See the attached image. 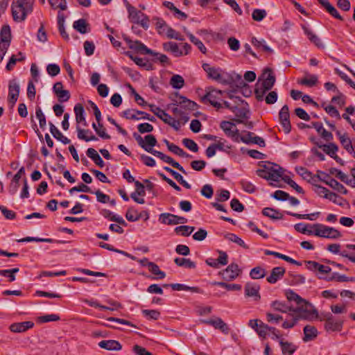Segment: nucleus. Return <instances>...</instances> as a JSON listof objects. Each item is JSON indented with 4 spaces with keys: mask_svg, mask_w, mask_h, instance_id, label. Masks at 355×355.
<instances>
[{
    "mask_svg": "<svg viewBox=\"0 0 355 355\" xmlns=\"http://www.w3.org/2000/svg\"><path fill=\"white\" fill-rule=\"evenodd\" d=\"M286 295L288 301H294L297 305V308H293L294 313H301V317L304 319L310 318L314 314L317 315V311L313 306L294 291L288 290Z\"/></svg>",
    "mask_w": 355,
    "mask_h": 355,
    "instance_id": "nucleus-1",
    "label": "nucleus"
},
{
    "mask_svg": "<svg viewBox=\"0 0 355 355\" xmlns=\"http://www.w3.org/2000/svg\"><path fill=\"white\" fill-rule=\"evenodd\" d=\"M261 77L263 79V81L257 83L254 89V94L258 101L263 100L265 94L272 88L276 80L272 70L270 68L263 70Z\"/></svg>",
    "mask_w": 355,
    "mask_h": 355,
    "instance_id": "nucleus-2",
    "label": "nucleus"
},
{
    "mask_svg": "<svg viewBox=\"0 0 355 355\" xmlns=\"http://www.w3.org/2000/svg\"><path fill=\"white\" fill-rule=\"evenodd\" d=\"M124 40L128 43L129 48L134 49L141 54H149L155 57L154 61L159 60L163 64H168L170 63L168 58L164 55L156 53L153 50L148 49L143 43L139 40L132 41L128 37H124Z\"/></svg>",
    "mask_w": 355,
    "mask_h": 355,
    "instance_id": "nucleus-3",
    "label": "nucleus"
},
{
    "mask_svg": "<svg viewBox=\"0 0 355 355\" xmlns=\"http://www.w3.org/2000/svg\"><path fill=\"white\" fill-rule=\"evenodd\" d=\"M284 169L277 164H264L262 168L257 170L258 176L274 182H278L284 174Z\"/></svg>",
    "mask_w": 355,
    "mask_h": 355,
    "instance_id": "nucleus-4",
    "label": "nucleus"
},
{
    "mask_svg": "<svg viewBox=\"0 0 355 355\" xmlns=\"http://www.w3.org/2000/svg\"><path fill=\"white\" fill-rule=\"evenodd\" d=\"M123 4L127 8L128 12V18L131 22L139 24L145 30H147L149 26V18L144 13L137 10L132 6L128 0L123 1Z\"/></svg>",
    "mask_w": 355,
    "mask_h": 355,
    "instance_id": "nucleus-5",
    "label": "nucleus"
},
{
    "mask_svg": "<svg viewBox=\"0 0 355 355\" xmlns=\"http://www.w3.org/2000/svg\"><path fill=\"white\" fill-rule=\"evenodd\" d=\"M311 227L314 229V235L316 236L331 239H337L342 236V234L338 230L320 223L313 224Z\"/></svg>",
    "mask_w": 355,
    "mask_h": 355,
    "instance_id": "nucleus-6",
    "label": "nucleus"
},
{
    "mask_svg": "<svg viewBox=\"0 0 355 355\" xmlns=\"http://www.w3.org/2000/svg\"><path fill=\"white\" fill-rule=\"evenodd\" d=\"M26 1V0H13L12 3V15L15 21H24L27 14L32 12V6L24 7Z\"/></svg>",
    "mask_w": 355,
    "mask_h": 355,
    "instance_id": "nucleus-7",
    "label": "nucleus"
},
{
    "mask_svg": "<svg viewBox=\"0 0 355 355\" xmlns=\"http://www.w3.org/2000/svg\"><path fill=\"white\" fill-rule=\"evenodd\" d=\"M225 93V91L208 88L206 94L201 98V101L206 103H209L217 110L222 108V95Z\"/></svg>",
    "mask_w": 355,
    "mask_h": 355,
    "instance_id": "nucleus-8",
    "label": "nucleus"
},
{
    "mask_svg": "<svg viewBox=\"0 0 355 355\" xmlns=\"http://www.w3.org/2000/svg\"><path fill=\"white\" fill-rule=\"evenodd\" d=\"M150 111L153 112L159 119H160L165 123L173 128L176 131L180 130V123L179 121L175 120L164 110L159 107L153 105H150Z\"/></svg>",
    "mask_w": 355,
    "mask_h": 355,
    "instance_id": "nucleus-9",
    "label": "nucleus"
},
{
    "mask_svg": "<svg viewBox=\"0 0 355 355\" xmlns=\"http://www.w3.org/2000/svg\"><path fill=\"white\" fill-rule=\"evenodd\" d=\"M317 179L343 194L347 193V190L342 184L339 183L337 180L331 178L329 175L326 174L322 171H318Z\"/></svg>",
    "mask_w": 355,
    "mask_h": 355,
    "instance_id": "nucleus-10",
    "label": "nucleus"
},
{
    "mask_svg": "<svg viewBox=\"0 0 355 355\" xmlns=\"http://www.w3.org/2000/svg\"><path fill=\"white\" fill-rule=\"evenodd\" d=\"M327 322H324V329L329 331H340L343 326V320L334 316L331 313H327Z\"/></svg>",
    "mask_w": 355,
    "mask_h": 355,
    "instance_id": "nucleus-11",
    "label": "nucleus"
},
{
    "mask_svg": "<svg viewBox=\"0 0 355 355\" xmlns=\"http://www.w3.org/2000/svg\"><path fill=\"white\" fill-rule=\"evenodd\" d=\"M19 85L15 79H12L8 84V102L11 107H13L17 101L19 95Z\"/></svg>",
    "mask_w": 355,
    "mask_h": 355,
    "instance_id": "nucleus-12",
    "label": "nucleus"
},
{
    "mask_svg": "<svg viewBox=\"0 0 355 355\" xmlns=\"http://www.w3.org/2000/svg\"><path fill=\"white\" fill-rule=\"evenodd\" d=\"M123 116L127 119L131 120H140V119H148L150 121H155V119L154 116L145 112L139 111L133 109H128L123 112Z\"/></svg>",
    "mask_w": 355,
    "mask_h": 355,
    "instance_id": "nucleus-13",
    "label": "nucleus"
},
{
    "mask_svg": "<svg viewBox=\"0 0 355 355\" xmlns=\"http://www.w3.org/2000/svg\"><path fill=\"white\" fill-rule=\"evenodd\" d=\"M279 122L286 134H288L291 130V124L290 121L289 108L287 105H284L279 112Z\"/></svg>",
    "mask_w": 355,
    "mask_h": 355,
    "instance_id": "nucleus-14",
    "label": "nucleus"
},
{
    "mask_svg": "<svg viewBox=\"0 0 355 355\" xmlns=\"http://www.w3.org/2000/svg\"><path fill=\"white\" fill-rule=\"evenodd\" d=\"M175 99H173V105L180 106V108L187 110H196L198 105L194 101H192L185 96H181L178 93L175 94Z\"/></svg>",
    "mask_w": 355,
    "mask_h": 355,
    "instance_id": "nucleus-15",
    "label": "nucleus"
},
{
    "mask_svg": "<svg viewBox=\"0 0 355 355\" xmlns=\"http://www.w3.org/2000/svg\"><path fill=\"white\" fill-rule=\"evenodd\" d=\"M159 221L163 224L177 225L186 223L187 219L183 216H179L169 213H163L159 215Z\"/></svg>",
    "mask_w": 355,
    "mask_h": 355,
    "instance_id": "nucleus-16",
    "label": "nucleus"
},
{
    "mask_svg": "<svg viewBox=\"0 0 355 355\" xmlns=\"http://www.w3.org/2000/svg\"><path fill=\"white\" fill-rule=\"evenodd\" d=\"M241 272L238 264L232 263L230 264L226 269L220 271L219 273L223 278L227 281L235 279Z\"/></svg>",
    "mask_w": 355,
    "mask_h": 355,
    "instance_id": "nucleus-17",
    "label": "nucleus"
},
{
    "mask_svg": "<svg viewBox=\"0 0 355 355\" xmlns=\"http://www.w3.org/2000/svg\"><path fill=\"white\" fill-rule=\"evenodd\" d=\"M220 127L228 137H230L234 141L237 140L239 132L234 123L227 121H223L220 123Z\"/></svg>",
    "mask_w": 355,
    "mask_h": 355,
    "instance_id": "nucleus-18",
    "label": "nucleus"
},
{
    "mask_svg": "<svg viewBox=\"0 0 355 355\" xmlns=\"http://www.w3.org/2000/svg\"><path fill=\"white\" fill-rule=\"evenodd\" d=\"M245 295L248 297H252L254 301H259L261 295L259 294L260 286L257 284L247 283L245 285Z\"/></svg>",
    "mask_w": 355,
    "mask_h": 355,
    "instance_id": "nucleus-19",
    "label": "nucleus"
},
{
    "mask_svg": "<svg viewBox=\"0 0 355 355\" xmlns=\"http://www.w3.org/2000/svg\"><path fill=\"white\" fill-rule=\"evenodd\" d=\"M202 323L213 326L215 329L220 330L223 333L227 334L230 331L228 325L220 318L215 320H203Z\"/></svg>",
    "mask_w": 355,
    "mask_h": 355,
    "instance_id": "nucleus-20",
    "label": "nucleus"
},
{
    "mask_svg": "<svg viewBox=\"0 0 355 355\" xmlns=\"http://www.w3.org/2000/svg\"><path fill=\"white\" fill-rule=\"evenodd\" d=\"M305 263L309 270L312 271H318L321 275L329 274L331 271L329 266L322 265L314 261H306Z\"/></svg>",
    "mask_w": 355,
    "mask_h": 355,
    "instance_id": "nucleus-21",
    "label": "nucleus"
},
{
    "mask_svg": "<svg viewBox=\"0 0 355 355\" xmlns=\"http://www.w3.org/2000/svg\"><path fill=\"white\" fill-rule=\"evenodd\" d=\"M34 323L31 321H25L21 322H15L10 324L9 329L14 333L25 332L29 329L33 328Z\"/></svg>",
    "mask_w": 355,
    "mask_h": 355,
    "instance_id": "nucleus-22",
    "label": "nucleus"
},
{
    "mask_svg": "<svg viewBox=\"0 0 355 355\" xmlns=\"http://www.w3.org/2000/svg\"><path fill=\"white\" fill-rule=\"evenodd\" d=\"M286 272L283 267H275L272 269L270 276L267 277V282L270 284H275L279 279H282Z\"/></svg>",
    "mask_w": 355,
    "mask_h": 355,
    "instance_id": "nucleus-23",
    "label": "nucleus"
},
{
    "mask_svg": "<svg viewBox=\"0 0 355 355\" xmlns=\"http://www.w3.org/2000/svg\"><path fill=\"white\" fill-rule=\"evenodd\" d=\"M98 346L107 350L119 351L122 348L120 343L115 340H107L99 342Z\"/></svg>",
    "mask_w": 355,
    "mask_h": 355,
    "instance_id": "nucleus-24",
    "label": "nucleus"
},
{
    "mask_svg": "<svg viewBox=\"0 0 355 355\" xmlns=\"http://www.w3.org/2000/svg\"><path fill=\"white\" fill-rule=\"evenodd\" d=\"M283 355H293L297 349V346L293 343L280 339L279 340Z\"/></svg>",
    "mask_w": 355,
    "mask_h": 355,
    "instance_id": "nucleus-25",
    "label": "nucleus"
},
{
    "mask_svg": "<svg viewBox=\"0 0 355 355\" xmlns=\"http://www.w3.org/2000/svg\"><path fill=\"white\" fill-rule=\"evenodd\" d=\"M78 138L85 141H97L98 139L92 135L89 130L82 129L78 125L76 127Z\"/></svg>",
    "mask_w": 355,
    "mask_h": 355,
    "instance_id": "nucleus-26",
    "label": "nucleus"
},
{
    "mask_svg": "<svg viewBox=\"0 0 355 355\" xmlns=\"http://www.w3.org/2000/svg\"><path fill=\"white\" fill-rule=\"evenodd\" d=\"M157 141L156 138L153 135H147L144 137V147L143 148L148 153H150L151 154L153 153V151H155L156 150H154L153 147L156 146Z\"/></svg>",
    "mask_w": 355,
    "mask_h": 355,
    "instance_id": "nucleus-27",
    "label": "nucleus"
},
{
    "mask_svg": "<svg viewBox=\"0 0 355 355\" xmlns=\"http://www.w3.org/2000/svg\"><path fill=\"white\" fill-rule=\"evenodd\" d=\"M19 243L22 242H31V241H35V242H45V243H65L66 242L64 241H58L54 240L52 239H43V238H39V237H32V236H27L21 239H18L17 241Z\"/></svg>",
    "mask_w": 355,
    "mask_h": 355,
    "instance_id": "nucleus-28",
    "label": "nucleus"
},
{
    "mask_svg": "<svg viewBox=\"0 0 355 355\" xmlns=\"http://www.w3.org/2000/svg\"><path fill=\"white\" fill-rule=\"evenodd\" d=\"M86 155L99 167L103 168L104 166L105 163L103 160L95 149L92 148H88L86 151Z\"/></svg>",
    "mask_w": 355,
    "mask_h": 355,
    "instance_id": "nucleus-29",
    "label": "nucleus"
},
{
    "mask_svg": "<svg viewBox=\"0 0 355 355\" xmlns=\"http://www.w3.org/2000/svg\"><path fill=\"white\" fill-rule=\"evenodd\" d=\"M163 49L166 51L171 52L175 57H179L183 55V52L179 49L178 45L173 42L164 43Z\"/></svg>",
    "mask_w": 355,
    "mask_h": 355,
    "instance_id": "nucleus-30",
    "label": "nucleus"
},
{
    "mask_svg": "<svg viewBox=\"0 0 355 355\" xmlns=\"http://www.w3.org/2000/svg\"><path fill=\"white\" fill-rule=\"evenodd\" d=\"M49 126L51 133L56 139L60 141L64 144H68L70 143V139L64 137L53 123L49 122Z\"/></svg>",
    "mask_w": 355,
    "mask_h": 355,
    "instance_id": "nucleus-31",
    "label": "nucleus"
},
{
    "mask_svg": "<svg viewBox=\"0 0 355 355\" xmlns=\"http://www.w3.org/2000/svg\"><path fill=\"white\" fill-rule=\"evenodd\" d=\"M89 24L84 19L76 20L73 24V28L81 34H85L89 32Z\"/></svg>",
    "mask_w": 355,
    "mask_h": 355,
    "instance_id": "nucleus-32",
    "label": "nucleus"
},
{
    "mask_svg": "<svg viewBox=\"0 0 355 355\" xmlns=\"http://www.w3.org/2000/svg\"><path fill=\"white\" fill-rule=\"evenodd\" d=\"M304 33L307 35L309 40L318 48L324 47L322 42L318 35H316L311 29L303 26Z\"/></svg>",
    "mask_w": 355,
    "mask_h": 355,
    "instance_id": "nucleus-33",
    "label": "nucleus"
},
{
    "mask_svg": "<svg viewBox=\"0 0 355 355\" xmlns=\"http://www.w3.org/2000/svg\"><path fill=\"white\" fill-rule=\"evenodd\" d=\"M304 336L303 338V340L307 342L313 340L317 336L318 330L313 326L306 325L304 328Z\"/></svg>",
    "mask_w": 355,
    "mask_h": 355,
    "instance_id": "nucleus-34",
    "label": "nucleus"
},
{
    "mask_svg": "<svg viewBox=\"0 0 355 355\" xmlns=\"http://www.w3.org/2000/svg\"><path fill=\"white\" fill-rule=\"evenodd\" d=\"M202 69L206 71L208 78L214 80L223 71L220 68L211 67L207 63L202 64Z\"/></svg>",
    "mask_w": 355,
    "mask_h": 355,
    "instance_id": "nucleus-35",
    "label": "nucleus"
},
{
    "mask_svg": "<svg viewBox=\"0 0 355 355\" xmlns=\"http://www.w3.org/2000/svg\"><path fill=\"white\" fill-rule=\"evenodd\" d=\"M74 112L76 114V121L78 123H84L86 125V121L85 117V110L83 106L80 103H78L74 106Z\"/></svg>",
    "mask_w": 355,
    "mask_h": 355,
    "instance_id": "nucleus-36",
    "label": "nucleus"
},
{
    "mask_svg": "<svg viewBox=\"0 0 355 355\" xmlns=\"http://www.w3.org/2000/svg\"><path fill=\"white\" fill-rule=\"evenodd\" d=\"M271 306L275 311H277L282 313H287L288 311L293 312L292 306L286 304L285 302H282L280 301L277 300L272 302L271 304Z\"/></svg>",
    "mask_w": 355,
    "mask_h": 355,
    "instance_id": "nucleus-37",
    "label": "nucleus"
},
{
    "mask_svg": "<svg viewBox=\"0 0 355 355\" xmlns=\"http://www.w3.org/2000/svg\"><path fill=\"white\" fill-rule=\"evenodd\" d=\"M297 173L305 180L308 182H315L317 179V175H313L311 172L308 171L304 167L296 168Z\"/></svg>",
    "mask_w": 355,
    "mask_h": 355,
    "instance_id": "nucleus-38",
    "label": "nucleus"
},
{
    "mask_svg": "<svg viewBox=\"0 0 355 355\" xmlns=\"http://www.w3.org/2000/svg\"><path fill=\"white\" fill-rule=\"evenodd\" d=\"M262 214L271 219L277 220L283 218V215L279 211L270 207L264 208L262 210Z\"/></svg>",
    "mask_w": 355,
    "mask_h": 355,
    "instance_id": "nucleus-39",
    "label": "nucleus"
},
{
    "mask_svg": "<svg viewBox=\"0 0 355 355\" xmlns=\"http://www.w3.org/2000/svg\"><path fill=\"white\" fill-rule=\"evenodd\" d=\"M288 317L291 318V319L286 318L285 321L282 323V327L284 329H291L293 328L297 322V321L302 318L301 317V313H299V315H288ZM302 319H304L302 318Z\"/></svg>",
    "mask_w": 355,
    "mask_h": 355,
    "instance_id": "nucleus-40",
    "label": "nucleus"
},
{
    "mask_svg": "<svg viewBox=\"0 0 355 355\" xmlns=\"http://www.w3.org/2000/svg\"><path fill=\"white\" fill-rule=\"evenodd\" d=\"M176 265L186 268H195L196 267V263L189 259L177 257L174 259Z\"/></svg>",
    "mask_w": 355,
    "mask_h": 355,
    "instance_id": "nucleus-41",
    "label": "nucleus"
},
{
    "mask_svg": "<svg viewBox=\"0 0 355 355\" xmlns=\"http://www.w3.org/2000/svg\"><path fill=\"white\" fill-rule=\"evenodd\" d=\"M340 144L343 147L355 157L354 148L352 144L351 139L347 136L340 137Z\"/></svg>",
    "mask_w": 355,
    "mask_h": 355,
    "instance_id": "nucleus-42",
    "label": "nucleus"
},
{
    "mask_svg": "<svg viewBox=\"0 0 355 355\" xmlns=\"http://www.w3.org/2000/svg\"><path fill=\"white\" fill-rule=\"evenodd\" d=\"M170 287L174 291H188L193 293H201L198 287H191L182 284H171Z\"/></svg>",
    "mask_w": 355,
    "mask_h": 355,
    "instance_id": "nucleus-43",
    "label": "nucleus"
},
{
    "mask_svg": "<svg viewBox=\"0 0 355 355\" xmlns=\"http://www.w3.org/2000/svg\"><path fill=\"white\" fill-rule=\"evenodd\" d=\"M320 148L322 149V150L331 157H333L338 150V146L334 143H329L328 144L320 146Z\"/></svg>",
    "mask_w": 355,
    "mask_h": 355,
    "instance_id": "nucleus-44",
    "label": "nucleus"
},
{
    "mask_svg": "<svg viewBox=\"0 0 355 355\" xmlns=\"http://www.w3.org/2000/svg\"><path fill=\"white\" fill-rule=\"evenodd\" d=\"M170 85L174 89H181L184 85V80L180 75H173L170 80Z\"/></svg>",
    "mask_w": 355,
    "mask_h": 355,
    "instance_id": "nucleus-45",
    "label": "nucleus"
},
{
    "mask_svg": "<svg viewBox=\"0 0 355 355\" xmlns=\"http://www.w3.org/2000/svg\"><path fill=\"white\" fill-rule=\"evenodd\" d=\"M214 80L224 85H227L232 83V78L230 76V73L223 71L220 73V74Z\"/></svg>",
    "mask_w": 355,
    "mask_h": 355,
    "instance_id": "nucleus-46",
    "label": "nucleus"
},
{
    "mask_svg": "<svg viewBox=\"0 0 355 355\" xmlns=\"http://www.w3.org/2000/svg\"><path fill=\"white\" fill-rule=\"evenodd\" d=\"M266 270L260 266H257L252 268L250 272V277L254 279L263 278L266 276Z\"/></svg>",
    "mask_w": 355,
    "mask_h": 355,
    "instance_id": "nucleus-47",
    "label": "nucleus"
},
{
    "mask_svg": "<svg viewBox=\"0 0 355 355\" xmlns=\"http://www.w3.org/2000/svg\"><path fill=\"white\" fill-rule=\"evenodd\" d=\"M141 217H142V214H139L135 208L130 207L127 210L125 218L128 221L135 222L139 220Z\"/></svg>",
    "mask_w": 355,
    "mask_h": 355,
    "instance_id": "nucleus-48",
    "label": "nucleus"
},
{
    "mask_svg": "<svg viewBox=\"0 0 355 355\" xmlns=\"http://www.w3.org/2000/svg\"><path fill=\"white\" fill-rule=\"evenodd\" d=\"M268 331H276V328L273 327H270L268 324L261 322V324H259V327L257 329L256 332L260 337L266 338Z\"/></svg>",
    "mask_w": 355,
    "mask_h": 355,
    "instance_id": "nucleus-49",
    "label": "nucleus"
},
{
    "mask_svg": "<svg viewBox=\"0 0 355 355\" xmlns=\"http://www.w3.org/2000/svg\"><path fill=\"white\" fill-rule=\"evenodd\" d=\"M0 39L1 42L11 41V31L8 25H4L2 26L0 31Z\"/></svg>",
    "mask_w": 355,
    "mask_h": 355,
    "instance_id": "nucleus-50",
    "label": "nucleus"
},
{
    "mask_svg": "<svg viewBox=\"0 0 355 355\" xmlns=\"http://www.w3.org/2000/svg\"><path fill=\"white\" fill-rule=\"evenodd\" d=\"M319 278L325 279L328 282H331V281H334V280L339 282H349V277H346L344 275H340L338 272H334V273H332L331 276L328 277L320 276Z\"/></svg>",
    "mask_w": 355,
    "mask_h": 355,
    "instance_id": "nucleus-51",
    "label": "nucleus"
},
{
    "mask_svg": "<svg viewBox=\"0 0 355 355\" xmlns=\"http://www.w3.org/2000/svg\"><path fill=\"white\" fill-rule=\"evenodd\" d=\"M329 173L336 176L337 178L340 179L342 182L346 184H349V182H351V181H349L348 176L338 168H330Z\"/></svg>",
    "mask_w": 355,
    "mask_h": 355,
    "instance_id": "nucleus-52",
    "label": "nucleus"
},
{
    "mask_svg": "<svg viewBox=\"0 0 355 355\" xmlns=\"http://www.w3.org/2000/svg\"><path fill=\"white\" fill-rule=\"evenodd\" d=\"M225 238L232 242H234V243L238 244L239 245H240L241 247H242L245 249H248V246L245 243V242L241 238H239L238 236H236L234 234H232V233L226 234L225 235Z\"/></svg>",
    "mask_w": 355,
    "mask_h": 355,
    "instance_id": "nucleus-53",
    "label": "nucleus"
},
{
    "mask_svg": "<svg viewBox=\"0 0 355 355\" xmlns=\"http://www.w3.org/2000/svg\"><path fill=\"white\" fill-rule=\"evenodd\" d=\"M163 5L166 8H167L168 9L173 11L175 14H178V18H180L181 19H187V15L184 12H182L180 10L177 8L172 2L164 1L163 3Z\"/></svg>",
    "mask_w": 355,
    "mask_h": 355,
    "instance_id": "nucleus-54",
    "label": "nucleus"
},
{
    "mask_svg": "<svg viewBox=\"0 0 355 355\" xmlns=\"http://www.w3.org/2000/svg\"><path fill=\"white\" fill-rule=\"evenodd\" d=\"M195 230L194 227L188 225H180L175 228L177 234H180L183 236H189Z\"/></svg>",
    "mask_w": 355,
    "mask_h": 355,
    "instance_id": "nucleus-55",
    "label": "nucleus"
},
{
    "mask_svg": "<svg viewBox=\"0 0 355 355\" xmlns=\"http://www.w3.org/2000/svg\"><path fill=\"white\" fill-rule=\"evenodd\" d=\"M320 212H315V213H312V214H297V213H291V212H289L288 211L287 212V214L288 215H291L292 216H294L296 218H298V219H308V220H315L320 215Z\"/></svg>",
    "mask_w": 355,
    "mask_h": 355,
    "instance_id": "nucleus-56",
    "label": "nucleus"
},
{
    "mask_svg": "<svg viewBox=\"0 0 355 355\" xmlns=\"http://www.w3.org/2000/svg\"><path fill=\"white\" fill-rule=\"evenodd\" d=\"M148 269L154 275H157V279H164L166 277V274L164 272L159 270V266L153 263L150 262L148 263Z\"/></svg>",
    "mask_w": 355,
    "mask_h": 355,
    "instance_id": "nucleus-57",
    "label": "nucleus"
},
{
    "mask_svg": "<svg viewBox=\"0 0 355 355\" xmlns=\"http://www.w3.org/2000/svg\"><path fill=\"white\" fill-rule=\"evenodd\" d=\"M187 34L189 36L190 41L194 44L202 53L205 54L207 52V49L203 43L200 40L196 38L193 34L190 33H187Z\"/></svg>",
    "mask_w": 355,
    "mask_h": 355,
    "instance_id": "nucleus-58",
    "label": "nucleus"
},
{
    "mask_svg": "<svg viewBox=\"0 0 355 355\" xmlns=\"http://www.w3.org/2000/svg\"><path fill=\"white\" fill-rule=\"evenodd\" d=\"M213 284L225 288L227 291H240L241 289V285L238 284H227L223 282H216L213 283Z\"/></svg>",
    "mask_w": 355,
    "mask_h": 355,
    "instance_id": "nucleus-59",
    "label": "nucleus"
},
{
    "mask_svg": "<svg viewBox=\"0 0 355 355\" xmlns=\"http://www.w3.org/2000/svg\"><path fill=\"white\" fill-rule=\"evenodd\" d=\"M153 20L155 21V26L159 34L165 33L166 29L168 28V25L162 19L159 17H155Z\"/></svg>",
    "mask_w": 355,
    "mask_h": 355,
    "instance_id": "nucleus-60",
    "label": "nucleus"
},
{
    "mask_svg": "<svg viewBox=\"0 0 355 355\" xmlns=\"http://www.w3.org/2000/svg\"><path fill=\"white\" fill-rule=\"evenodd\" d=\"M168 149L171 153H173L180 157H191V155L185 153L181 148H180L178 146H177L174 144H172Z\"/></svg>",
    "mask_w": 355,
    "mask_h": 355,
    "instance_id": "nucleus-61",
    "label": "nucleus"
},
{
    "mask_svg": "<svg viewBox=\"0 0 355 355\" xmlns=\"http://www.w3.org/2000/svg\"><path fill=\"white\" fill-rule=\"evenodd\" d=\"M298 83L301 85L311 87L318 83V77L315 75H311L309 78H304Z\"/></svg>",
    "mask_w": 355,
    "mask_h": 355,
    "instance_id": "nucleus-62",
    "label": "nucleus"
},
{
    "mask_svg": "<svg viewBox=\"0 0 355 355\" xmlns=\"http://www.w3.org/2000/svg\"><path fill=\"white\" fill-rule=\"evenodd\" d=\"M165 33L166 36L171 39H175L179 41H183L184 40L178 32L169 26L166 29Z\"/></svg>",
    "mask_w": 355,
    "mask_h": 355,
    "instance_id": "nucleus-63",
    "label": "nucleus"
},
{
    "mask_svg": "<svg viewBox=\"0 0 355 355\" xmlns=\"http://www.w3.org/2000/svg\"><path fill=\"white\" fill-rule=\"evenodd\" d=\"M267 12L263 9H254L252 17L254 21H261L266 17Z\"/></svg>",
    "mask_w": 355,
    "mask_h": 355,
    "instance_id": "nucleus-64",
    "label": "nucleus"
}]
</instances>
